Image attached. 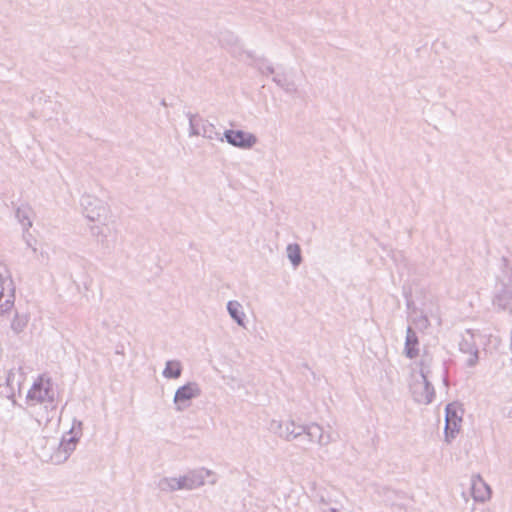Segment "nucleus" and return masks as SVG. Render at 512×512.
<instances>
[{"label":"nucleus","instance_id":"f3484780","mask_svg":"<svg viewBox=\"0 0 512 512\" xmlns=\"http://www.w3.org/2000/svg\"><path fill=\"white\" fill-rule=\"evenodd\" d=\"M227 311L230 317L241 327H245L246 315L242 305L236 300H230L227 303Z\"/></svg>","mask_w":512,"mask_h":512},{"label":"nucleus","instance_id":"7ed1b4c3","mask_svg":"<svg viewBox=\"0 0 512 512\" xmlns=\"http://www.w3.org/2000/svg\"><path fill=\"white\" fill-rule=\"evenodd\" d=\"M81 206L84 215L91 221H104L107 219L109 208L106 203L89 194L81 197Z\"/></svg>","mask_w":512,"mask_h":512},{"label":"nucleus","instance_id":"423d86ee","mask_svg":"<svg viewBox=\"0 0 512 512\" xmlns=\"http://www.w3.org/2000/svg\"><path fill=\"white\" fill-rule=\"evenodd\" d=\"M462 409L457 403H449L445 408V439L449 443L455 438L459 432L460 424L462 422Z\"/></svg>","mask_w":512,"mask_h":512},{"label":"nucleus","instance_id":"4468645a","mask_svg":"<svg viewBox=\"0 0 512 512\" xmlns=\"http://www.w3.org/2000/svg\"><path fill=\"white\" fill-rule=\"evenodd\" d=\"M74 433V430H70L68 432L69 437L67 438L64 436L59 444L57 457L63 456L62 461H65L68 459V457L71 455V453L75 450L77 442H78V436L77 433Z\"/></svg>","mask_w":512,"mask_h":512},{"label":"nucleus","instance_id":"20e7f679","mask_svg":"<svg viewBox=\"0 0 512 512\" xmlns=\"http://www.w3.org/2000/svg\"><path fill=\"white\" fill-rule=\"evenodd\" d=\"M27 398L36 403H47L54 408L55 398L51 380L40 377L28 391Z\"/></svg>","mask_w":512,"mask_h":512},{"label":"nucleus","instance_id":"f8f14e48","mask_svg":"<svg viewBox=\"0 0 512 512\" xmlns=\"http://www.w3.org/2000/svg\"><path fill=\"white\" fill-rule=\"evenodd\" d=\"M413 399L419 404H430L435 396V390L429 379H422L411 386Z\"/></svg>","mask_w":512,"mask_h":512},{"label":"nucleus","instance_id":"9b49d317","mask_svg":"<svg viewBox=\"0 0 512 512\" xmlns=\"http://www.w3.org/2000/svg\"><path fill=\"white\" fill-rule=\"evenodd\" d=\"M459 349L463 353L470 354L467 359V366L473 367L477 364L479 359V350L475 343V334L471 329H467L462 335V339L459 342Z\"/></svg>","mask_w":512,"mask_h":512},{"label":"nucleus","instance_id":"b1692460","mask_svg":"<svg viewBox=\"0 0 512 512\" xmlns=\"http://www.w3.org/2000/svg\"><path fill=\"white\" fill-rule=\"evenodd\" d=\"M27 323L28 318L26 315H19L18 313H16L14 319L11 322V328L16 334H19L24 330Z\"/></svg>","mask_w":512,"mask_h":512},{"label":"nucleus","instance_id":"1a4fd4ad","mask_svg":"<svg viewBox=\"0 0 512 512\" xmlns=\"http://www.w3.org/2000/svg\"><path fill=\"white\" fill-rule=\"evenodd\" d=\"M224 139L228 144L240 149H251L257 143V137L244 130H225Z\"/></svg>","mask_w":512,"mask_h":512},{"label":"nucleus","instance_id":"f257e3e1","mask_svg":"<svg viewBox=\"0 0 512 512\" xmlns=\"http://www.w3.org/2000/svg\"><path fill=\"white\" fill-rule=\"evenodd\" d=\"M211 474L212 472L208 469L194 470L179 478L164 477L159 480L157 486L164 492L192 490L204 485L205 478Z\"/></svg>","mask_w":512,"mask_h":512},{"label":"nucleus","instance_id":"5701e85b","mask_svg":"<svg viewBox=\"0 0 512 512\" xmlns=\"http://www.w3.org/2000/svg\"><path fill=\"white\" fill-rule=\"evenodd\" d=\"M431 363L432 358L429 354L425 353L420 361H419V367H420V376L422 379H428L431 373Z\"/></svg>","mask_w":512,"mask_h":512},{"label":"nucleus","instance_id":"6ab92c4d","mask_svg":"<svg viewBox=\"0 0 512 512\" xmlns=\"http://www.w3.org/2000/svg\"><path fill=\"white\" fill-rule=\"evenodd\" d=\"M162 374L167 379H178L182 374L181 362L178 360L167 361Z\"/></svg>","mask_w":512,"mask_h":512},{"label":"nucleus","instance_id":"f03ea898","mask_svg":"<svg viewBox=\"0 0 512 512\" xmlns=\"http://www.w3.org/2000/svg\"><path fill=\"white\" fill-rule=\"evenodd\" d=\"M503 262L504 269L495 286L492 302L499 310L512 314V269L508 267L505 258H503Z\"/></svg>","mask_w":512,"mask_h":512},{"label":"nucleus","instance_id":"c85d7f7f","mask_svg":"<svg viewBox=\"0 0 512 512\" xmlns=\"http://www.w3.org/2000/svg\"><path fill=\"white\" fill-rule=\"evenodd\" d=\"M443 383L444 385L447 387L448 386V378H447V375H444L443 376Z\"/></svg>","mask_w":512,"mask_h":512},{"label":"nucleus","instance_id":"393cba45","mask_svg":"<svg viewBox=\"0 0 512 512\" xmlns=\"http://www.w3.org/2000/svg\"><path fill=\"white\" fill-rule=\"evenodd\" d=\"M257 68L263 75H270L275 72L274 67L270 64H266L264 60H259Z\"/></svg>","mask_w":512,"mask_h":512},{"label":"nucleus","instance_id":"39448f33","mask_svg":"<svg viewBox=\"0 0 512 512\" xmlns=\"http://www.w3.org/2000/svg\"><path fill=\"white\" fill-rule=\"evenodd\" d=\"M270 430L286 441L298 440L299 442L305 432L303 425L296 424L293 420L285 422L274 420L270 424Z\"/></svg>","mask_w":512,"mask_h":512},{"label":"nucleus","instance_id":"aec40b11","mask_svg":"<svg viewBox=\"0 0 512 512\" xmlns=\"http://www.w3.org/2000/svg\"><path fill=\"white\" fill-rule=\"evenodd\" d=\"M286 251L291 264L294 267H298L302 262L300 246L298 244H289Z\"/></svg>","mask_w":512,"mask_h":512},{"label":"nucleus","instance_id":"dca6fc26","mask_svg":"<svg viewBox=\"0 0 512 512\" xmlns=\"http://www.w3.org/2000/svg\"><path fill=\"white\" fill-rule=\"evenodd\" d=\"M25 380V374L23 372L22 367H18L17 369L11 368L6 377V384L7 387L10 388L12 393L15 392V390H18L20 392L21 385Z\"/></svg>","mask_w":512,"mask_h":512},{"label":"nucleus","instance_id":"7c9ffc66","mask_svg":"<svg viewBox=\"0 0 512 512\" xmlns=\"http://www.w3.org/2000/svg\"><path fill=\"white\" fill-rule=\"evenodd\" d=\"M248 57L252 58V54L250 52L247 53Z\"/></svg>","mask_w":512,"mask_h":512},{"label":"nucleus","instance_id":"9d476101","mask_svg":"<svg viewBox=\"0 0 512 512\" xmlns=\"http://www.w3.org/2000/svg\"><path fill=\"white\" fill-rule=\"evenodd\" d=\"M15 301V286L13 280L5 278L0 273V315L12 309Z\"/></svg>","mask_w":512,"mask_h":512},{"label":"nucleus","instance_id":"cd10ccee","mask_svg":"<svg viewBox=\"0 0 512 512\" xmlns=\"http://www.w3.org/2000/svg\"><path fill=\"white\" fill-rule=\"evenodd\" d=\"M91 233L93 235L99 236L102 233V229L100 226H93L91 227Z\"/></svg>","mask_w":512,"mask_h":512},{"label":"nucleus","instance_id":"ddd939ff","mask_svg":"<svg viewBox=\"0 0 512 512\" xmlns=\"http://www.w3.org/2000/svg\"><path fill=\"white\" fill-rule=\"evenodd\" d=\"M471 493L475 501L483 503L490 499L492 491L480 475H473L471 478Z\"/></svg>","mask_w":512,"mask_h":512},{"label":"nucleus","instance_id":"a878e982","mask_svg":"<svg viewBox=\"0 0 512 512\" xmlns=\"http://www.w3.org/2000/svg\"><path fill=\"white\" fill-rule=\"evenodd\" d=\"M273 82H275L279 87H285V83L288 82V80L283 76V75H280V74H276L274 77H273Z\"/></svg>","mask_w":512,"mask_h":512},{"label":"nucleus","instance_id":"2eb2a0df","mask_svg":"<svg viewBox=\"0 0 512 512\" xmlns=\"http://www.w3.org/2000/svg\"><path fill=\"white\" fill-rule=\"evenodd\" d=\"M418 345L419 340L416 332L413 330L411 326H408L406 330V339L404 347L405 356L409 359L416 358L419 353Z\"/></svg>","mask_w":512,"mask_h":512},{"label":"nucleus","instance_id":"c756f323","mask_svg":"<svg viewBox=\"0 0 512 512\" xmlns=\"http://www.w3.org/2000/svg\"><path fill=\"white\" fill-rule=\"evenodd\" d=\"M508 416L511 417L512 416V408L509 410L508 412Z\"/></svg>","mask_w":512,"mask_h":512},{"label":"nucleus","instance_id":"412c9836","mask_svg":"<svg viewBox=\"0 0 512 512\" xmlns=\"http://www.w3.org/2000/svg\"><path fill=\"white\" fill-rule=\"evenodd\" d=\"M201 135L203 137L211 139V140H213V139H218L220 141L224 140V136L223 137L220 136V133L216 130L215 126L206 121H204L202 123Z\"/></svg>","mask_w":512,"mask_h":512},{"label":"nucleus","instance_id":"6e6552de","mask_svg":"<svg viewBox=\"0 0 512 512\" xmlns=\"http://www.w3.org/2000/svg\"><path fill=\"white\" fill-rule=\"evenodd\" d=\"M303 428L305 429V432L300 440V444L302 445L307 443H317L320 446H327L331 442L335 441L332 434L324 432L323 428L317 423L303 425Z\"/></svg>","mask_w":512,"mask_h":512},{"label":"nucleus","instance_id":"0eeeda50","mask_svg":"<svg viewBox=\"0 0 512 512\" xmlns=\"http://www.w3.org/2000/svg\"><path fill=\"white\" fill-rule=\"evenodd\" d=\"M202 391L198 383L188 382L180 386L174 395L173 402L177 411H183L190 406L191 400L198 398Z\"/></svg>","mask_w":512,"mask_h":512},{"label":"nucleus","instance_id":"4be33fe9","mask_svg":"<svg viewBox=\"0 0 512 512\" xmlns=\"http://www.w3.org/2000/svg\"><path fill=\"white\" fill-rule=\"evenodd\" d=\"M188 117H189L190 135L191 136L201 135L202 123L204 121L201 118H199L197 115H193L191 113H188Z\"/></svg>","mask_w":512,"mask_h":512},{"label":"nucleus","instance_id":"a211bd4d","mask_svg":"<svg viewBox=\"0 0 512 512\" xmlns=\"http://www.w3.org/2000/svg\"><path fill=\"white\" fill-rule=\"evenodd\" d=\"M33 211L28 205H21L16 209L15 216L24 230H28L32 226Z\"/></svg>","mask_w":512,"mask_h":512},{"label":"nucleus","instance_id":"bb28decb","mask_svg":"<svg viewBox=\"0 0 512 512\" xmlns=\"http://www.w3.org/2000/svg\"><path fill=\"white\" fill-rule=\"evenodd\" d=\"M281 88L284 89L288 93H292V92L296 91L295 84L293 82H289V81L287 83H285V87H281Z\"/></svg>","mask_w":512,"mask_h":512}]
</instances>
